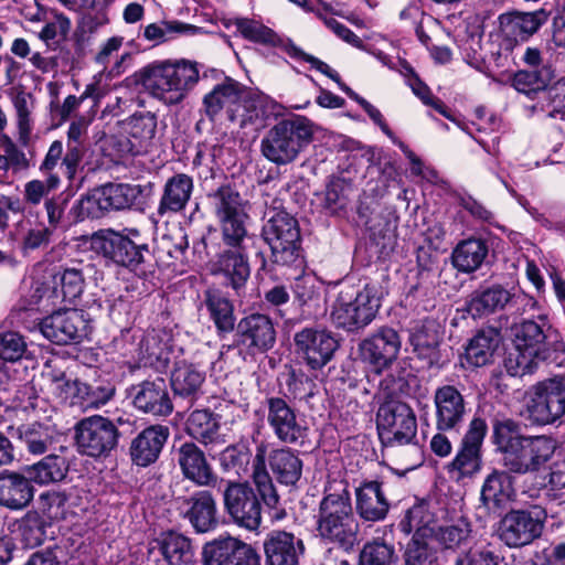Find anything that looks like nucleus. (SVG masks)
<instances>
[{
  "label": "nucleus",
  "mask_w": 565,
  "mask_h": 565,
  "mask_svg": "<svg viewBox=\"0 0 565 565\" xmlns=\"http://www.w3.org/2000/svg\"><path fill=\"white\" fill-rule=\"evenodd\" d=\"M493 443L501 454V463L508 472L524 476L540 472L553 458L556 441L546 435L527 436L512 419H495Z\"/></svg>",
  "instance_id": "1"
},
{
  "label": "nucleus",
  "mask_w": 565,
  "mask_h": 565,
  "mask_svg": "<svg viewBox=\"0 0 565 565\" xmlns=\"http://www.w3.org/2000/svg\"><path fill=\"white\" fill-rule=\"evenodd\" d=\"M316 531L321 540L345 551L358 543L359 523L347 481L334 480L326 487L316 514Z\"/></svg>",
  "instance_id": "2"
},
{
  "label": "nucleus",
  "mask_w": 565,
  "mask_h": 565,
  "mask_svg": "<svg viewBox=\"0 0 565 565\" xmlns=\"http://www.w3.org/2000/svg\"><path fill=\"white\" fill-rule=\"evenodd\" d=\"M135 82L166 105L183 102L199 82L196 63L181 60L151 63L134 74Z\"/></svg>",
  "instance_id": "3"
},
{
  "label": "nucleus",
  "mask_w": 565,
  "mask_h": 565,
  "mask_svg": "<svg viewBox=\"0 0 565 565\" xmlns=\"http://www.w3.org/2000/svg\"><path fill=\"white\" fill-rule=\"evenodd\" d=\"M247 213L217 220L225 248L216 255L214 271L223 275L237 294L244 289L250 275L247 252L254 236L247 231Z\"/></svg>",
  "instance_id": "4"
},
{
  "label": "nucleus",
  "mask_w": 565,
  "mask_h": 565,
  "mask_svg": "<svg viewBox=\"0 0 565 565\" xmlns=\"http://www.w3.org/2000/svg\"><path fill=\"white\" fill-rule=\"evenodd\" d=\"M515 355L510 353L507 367L512 375H525L532 373L540 362L555 361L562 364L564 358V344L557 339V334L544 331L540 324L529 320L522 322L515 330Z\"/></svg>",
  "instance_id": "5"
},
{
  "label": "nucleus",
  "mask_w": 565,
  "mask_h": 565,
  "mask_svg": "<svg viewBox=\"0 0 565 565\" xmlns=\"http://www.w3.org/2000/svg\"><path fill=\"white\" fill-rule=\"evenodd\" d=\"M312 128L305 117L282 119L269 128L260 141V152L270 162H294L312 139Z\"/></svg>",
  "instance_id": "6"
},
{
  "label": "nucleus",
  "mask_w": 565,
  "mask_h": 565,
  "mask_svg": "<svg viewBox=\"0 0 565 565\" xmlns=\"http://www.w3.org/2000/svg\"><path fill=\"white\" fill-rule=\"evenodd\" d=\"M380 308L374 287L365 285L355 290L352 287L340 290L334 300L330 318L332 323L349 332H356L369 326Z\"/></svg>",
  "instance_id": "7"
},
{
  "label": "nucleus",
  "mask_w": 565,
  "mask_h": 565,
  "mask_svg": "<svg viewBox=\"0 0 565 565\" xmlns=\"http://www.w3.org/2000/svg\"><path fill=\"white\" fill-rule=\"evenodd\" d=\"M262 236L269 245L273 262L291 266L300 262V228L298 221L286 211L275 212L263 225Z\"/></svg>",
  "instance_id": "8"
},
{
  "label": "nucleus",
  "mask_w": 565,
  "mask_h": 565,
  "mask_svg": "<svg viewBox=\"0 0 565 565\" xmlns=\"http://www.w3.org/2000/svg\"><path fill=\"white\" fill-rule=\"evenodd\" d=\"M92 247L115 264L124 266L138 276L147 274L146 263L150 256L147 244H136L131 237L111 228L100 230L92 236Z\"/></svg>",
  "instance_id": "9"
},
{
  "label": "nucleus",
  "mask_w": 565,
  "mask_h": 565,
  "mask_svg": "<svg viewBox=\"0 0 565 565\" xmlns=\"http://www.w3.org/2000/svg\"><path fill=\"white\" fill-rule=\"evenodd\" d=\"M524 415L535 425H548L565 415V376L534 385L526 394Z\"/></svg>",
  "instance_id": "10"
},
{
  "label": "nucleus",
  "mask_w": 565,
  "mask_h": 565,
  "mask_svg": "<svg viewBox=\"0 0 565 565\" xmlns=\"http://www.w3.org/2000/svg\"><path fill=\"white\" fill-rule=\"evenodd\" d=\"M376 423L380 439L385 446L406 445L416 437V416L406 403H384L377 411Z\"/></svg>",
  "instance_id": "11"
},
{
  "label": "nucleus",
  "mask_w": 565,
  "mask_h": 565,
  "mask_svg": "<svg viewBox=\"0 0 565 565\" xmlns=\"http://www.w3.org/2000/svg\"><path fill=\"white\" fill-rule=\"evenodd\" d=\"M142 186L128 183H107L92 194L82 198L77 207L84 217L97 216V211H119L140 203Z\"/></svg>",
  "instance_id": "12"
},
{
  "label": "nucleus",
  "mask_w": 565,
  "mask_h": 565,
  "mask_svg": "<svg viewBox=\"0 0 565 565\" xmlns=\"http://www.w3.org/2000/svg\"><path fill=\"white\" fill-rule=\"evenodd\" d=\"M118 427L107 417L93 415L75 426V441L81 454L98 458L109 455L117 446Z\"/></svg>",
  "instance_id": "13"
},
{
  "label": "nucleus",
  "mask_w": 565,
  "mask_h": 565,
  "mask_svg": "<svg viewBox=\"0 0 565 565\" xmlns=\"http://www.w3.org/2000/svg\"><path fill=\"white\" fill-rule=\"evenodd\" d=\"M545 521L546 512L540 508L512 510L499 523V539L509 547L525 546L542 535Z\"/></svg>",
  "instance_id": "14"
},
{
  "label": "nucleus",
  "mask_w": 565,
  "mask_h": 565,
  "mask_svg": "<svg viewBox=\"0 0 565 565\" xmlns=\"http://www.w3.org/2000/svg\"><path fill=\"white\" fill-rule=\"evenodd\" d=\"M224 509L241 527L255 531L262 523V505L247 482H228L223 492Z\"/></svg>",
  "instance_id": "15"
},
{
  "label": "nucleus",
  "mask_w": 565,
  "mask_h": 565,
  "mask_svg": "<svg viewBox=\"0 0 565 565\" xmlns=\"http://www.w3.org/2000/svg\"><path fill=\"white\" fill-rule=\"evenodd\" d=\"M401 347L398 332L391 327H381L362 340L359 353L361 360L380 374L397 359Z\"/></svg>",
  "instance_id": "16"
},
{
  "label": "nucleus",
  "mask_w": 565,
  "mask_h": 565,
  "mask_svg": "<svg viewBox=\"0 0 565 565\" xmlns=\"http://www.w3.org/2000/svg\"><path fill=\"white\" fill-rule=\"evenodd\" d=\"M203 565H260L257 551L234 536H218L202 547Z\"/></svg>",
  "instance_id": "17"
},
{
  "label": "nucleus",
  "mask_w": 565,
  "mask_h": 565,
  "mask_svg": "<svg viewBox=\"0 0 565 565\" xmlns=\"http://www.w3.org/2000/svg\"><path fill=\"white\" fill-rule=\"evenodd\" d=\"M294 342L297 354L312 370L327 365L339 345L330 331L318 328H303L295 334Z\"/></svg>",
  "instance_id": "18"
},
{
  "label": "nucleus",
  "mask_w": 565,
  "mask_h": 565,
  "mask_svg": "<svg viewBox=\"0 0 565 565\" xmlns=\"http://www.w3.org/2000/svg\"><path fill=\"white\" fill-rule=\"evenodd\" d=\"M174 504L179 515L189 521L195 533L204 534L217 527L216 500L210 491L200 490L189 497H177Z\"/></svg>",
  "instance_id": "19"
},
{
  "label": "nucleus",
  "mask_w": 565,
  "mask_h": 565,
  "mask_svg": "<svg viewBox=\"0 0 565 565\" xmlns=\"http://www.w3.org/2000/svg\"><path fill=\"white\" fill-rule=\"evenodd\" d=\"M531 299L521 292H514L502 285L494 284L475 290L466 301V311L472 318H481L507 308H514L519 303L530 302Z\"/></svg>",
  "instance_id": "20"
},
{
  "label": "nucleus",
  "mask_w": 565,
  "mask_h": 565,
  "mask_svg": "<svg viewBox=\"0 0 565 565\" xmlns=\"http://www.w3.org/2000/svg\"><path fill=\"white\" fill-rule=\"evenodd\" d=\"M276 335L271 318L264 313H249L236 327L238 345L252 355L269 351L276 343Z\"/></svg>",
  "instance_id": "21"
},
{
  "label": "nucleus",
  "mask_w": 565,
  "mask_h": 565,
  "mask_svg": "<svg viewBox=\"0 0 565 565\" xmlns=\"http://www.w3.org/2000/svg\"><path fill=\"white\" fill-rule=\"evenodd\" d=\"M435 427L439 431L459 433L467 417L463 395L454 385H443L434 394Z\"/></svg>",
  "instance_id": "22"
},
{
  "label": "nucleus",
  "mask_w": 565,
  "mask_h": 565,
  "mask_svg": "<svg viewBox=\"0 0 565 565\" xmlns=\"http://www.w3.org/2000/svg\"><path fill=\"white\" fill-rule=\"evenodd\" d=\"M40 329L50 341L57 344H68L78 342L86 335L87 321L79 310H58L44 318Z\"/></svg>",
  "instance_id": "23"
},
{
  "label": "nucleus",
  "mask_w": 565,
  "mask_h": 565,
  "mask_svg": "<svg viewBox=\"0 0 565 565\" xmlns=\"http://www.w3.org/2000/svg\"><path fill=\"white\" fill-rule=\"evenodd\" d=\"M267 423L276 438L289 445L298 444L306 436V427L297 418L296 411L280 397L266 399Z\"/></svg>",
  "instance_id": "24"
},
{
  "label": "nucleus",
  "mask_w": 565,
  "mask_h": 565,
  "mask_svg": "<svg viewBox=\"0 0 565 565\" xmlns=\"http://www.w3.org/2000/svg\"><path fill=\"white\" fill-rule=\"evenodd\" d=\"M132 404L138 411L152 416L167 417L173 412V403L166 381L161 377L135 385Z\"/></svg>",
  "instance_id": "25"
},
{
  "label": "nucleus",
  "mask_w": 565,
  "mask_h": 565,
  "mask_svg": "<svg viewBox=\"0 0 565 565\" xmlns=\"http://www.w3.org/2000/svg\"><path fill=\"white\" fill-rule=\"evenodd\" d=\"M487 433V424L482 418H473L469 424L461 448L451 461L450 467L461 477L472 476L480 469V448Z\"/></svg>",
  "instance_id": "26"
},
{
  "label": "nucleus",
  "mask_w": 565,
  "mask_h": 565,
  "mask_svg": "<svg viewBox=\"0 0 565 565\" xmlns=\"http://www.w3.org/2000/svg\"><path fill=\"white\" fill-rule=\"evenodd\" d=\"M177 461L183 476L198 487H213L217 476L205 454L193 443L182 444L175 451Z\"/></svg>",
  "instance_id": "27"
},
{
  "label": "nucleus",
  "mask_w": 565,
  "mask_h": 565,
  "mask_svg": "<svg viewBox=\"0 0 565 565\" xmlns=\"http://www.w3.org/2000/svg\"><path fill=\"white\" fill-rule=\"evenodd\" d=\"M245 95L246 88L243 84L226 77L204 96L203 106L206 116L213 120L222 110H226L228 119L235 121L237 118L236 106Z\"/></svg>",
  "instance_id": "28"
},
{
  "label": "nucleus",
  "mask_w": 565,
  "mask_h": 565,
  "mask_svg": "<svg viewBox=\"0 0 565 565\" xmlns=\"http://www.w3.org/2000/svg\"><path fill=\"white\" fill-rule=\"evenodd\" d=\"M265 565H299L305 552L301 539L286 531H271L264 541Z\"/></svg>",
  "instance_id": "29"
},
{
  "label": "nucleus",
  "mask_w": 565,
  "mask_h": 565,
  "mask_svg": "<svg viewBox=\"0 0 565 565\" xmlns=\"http://www.w3.org/2000/svg\"><path fill=\"white\" fill-rule=\"evenodd\" d=\"M548 12L544 9L533 12H511L499 18L500 31L516 47L527 41L540 28L546 23Z\"/></svg>",
  "instance_id": "30"
},
{
  "label": "nucleus",
  "mask_w": 565,
  "mask_h": 565,
  "mask_svg": "<svg viewBox=\"0 0 565 565\" xmlns=\"http://www.w3.org/2000/svg\"><path fill=\"white\" fill-rule=\"evenodd\" d=\"M34 498L31 480L24 475L11 471H0V507L10 511H21L30 505Z\"/></svg>",
  "instance_id": "31"
},
{
  "label": "nucleus",
  "mask_w": 565,
  "mask_h": 565,
  "mask_svg": "<svg viewBox=\"0 0 565 565\" xmlns=\"http://www.w3.org/2000/svg\"><path fill=\"white\" fill-rule=\"evenodd\" d=\"M169 435V428L163 425H152L145 428L131 441L130 456L132 462L140 467H147L157 461Z\"/></svg>",
  "instance_id": "32"
},
{
  "label": "nucleus",
  "mask_w": 565,
  "mask_h": 565,
  "mask_svg": "<svg viewBox=\"0 0 565 565\" xmlns=\"http://www.w3.org/2000/svg\"><path fill=\"white\" fill-rule=\"evenodd\" d=\"M355 510L367 522H379L386 518L390 503L377 481H369L355 490Z\"/></svg>",
  "instance_id": "33"
},
{
  "label": "nucleus",
  "mask_w": 565,
  "mask_h": 565,
  "mask_svg": "<svg viewBox=\"0 0 565 565\" xmlns=\"http://www.w3.org/2000/svg\"><path fill=\"white\" fill-rule=\"evenodd\" d=\"M194 189L192 177L177 173L169 178L163 185L157 213L164 216L168 213H178L185 209Z\"/></svg>",
  "instance_id": "34"
},
{
  "label": "nucleus",
  "mask_w": 565,
  "mask_h": 565,
  "mask_svg": "<svg viewBox=\"0 0 565 565\" xmlns=\"http://www.w3.org/2000/svg\"><path fill=\"white\" fill-rule=\"evenodd\" d=\"M170 382L174 395L195 401L203 394L205 372L193 363L178 361L171 371Z\"/></svg>",
  "instance_id": "35"
},
{
  "label": "nucleus",
  "mask_w": 565,
  "mask_h": 565,
  "mask_svg": "<svg viewBox=\"0 0 565 565\" xmlns=\"http://www.w3.org/2000/svg\"><path fill=\"white\" fill-rule=\"evenodd\" d=\"M11 437L20 440L32 455H43L56 441L57 431L54 426L33 422L10 427Z\"/></svg>",
  "instance_id": "36"
},
{
  "label": "nucleus",
  "mask_w": 565,
  "mask_h": 565,
  "mask_svg": "<svg viewBox=\"0 0 565 565\" xmlns=\"http://www.w3.org/2000/svg\"><path fill=\"white\" fill-rule=\"evenodd\" d=\"M153 550H158L168 565H190L194 559L191 540L175 531H166L153 540Z\"/></svg>",
  "instance_id": "37"
},
{
  "label": "nucleus",
  "mask_w": 565,
  "mask_h": 565,
  "mask_svg": "<svg viewBox=\"0 0 565 565\" xmlns=\"http://www.w3.org/2000/svg\"><path fill=\"white\" fill-rule=\"evenodd\" d=\"M513 473L508 470H493L487 476L482 489L481 501L489 510L501 509L514 495Z\"/></svg>",
  "instance_id": "38"
},
{
  "label": "nucleus",
  "mask_w": 565,
  "mask_h": 565,
  "mask_svg": "<svg viewBox=\"0 0 565 565\" xmlns=\"http://www.w3.org/2000/svg\"><path fill=\"white\" fill-rule=\"evenodd\" d=\"M489 254L486 239L470 237L461 241L452 252V265L461 273H473L481 267Z\"/></svg>",
  "instance_id": "39"
},
{
  "label": "nucleus",
  "mask_w": 565,
  "mask_h": 565,
  "mask_svg": "<svg viewBox=\"0 0 565 565\" xmlns=\"http://www.w3.org/2000/svg\"><path fill=\"white\" fill-rule=\"evenodd\" d=\"M268 462L274 476L281 484L295 486L300 480L302 460L295 451L288 448L274 449L269 454Z\"/></svg>",
  "instance_id": "40"
},
{
  "label": "nucleus",
  "mask_w": 565,
  "mask_h": 565,
  "mask_svg": "<svg viewBox=\"0 0 565 565\" xmlns=\"http://www.w3.org/2000/svg\"><path fill=\"white\" fill-rule=\"evenodd\" d=\"M267 448L268 445L265 441H260L256 446V452L253 460V481L265 505L269 509H277L279 504V495L269 473L266 470Z\"/></svg>",
  "instance_id": "41"
},
{
  "label": "nucleus",
  "mask_w": 565,
  "mask_h": 565,
  "mask_svg": "<svg viewBox=\"0 0 565 565\" xmlns=\"http://www.w3.org/2000/svg\"><path fill=\"white\" fill-rule=\"evenodd\" d=\"M204 306L218 332L228 333L234 330L235 317L232 302L216 289L204 294Z\"/></svg>",
  "instance_id": "42"
},
{
  "label": "nucleus",
  "mask_w": 565,
  "mask_h": 565,
  "mask_svg": "<svg viewBox=\"0 0 565 565\" xmlns=\"http://www.w3.org/2000/svg\"><path fill=\"white\" fill-rule=\"evenodd\" d=\"M207 198L216 220L247 213L239 192L230 184L221 185L210 193Z\"/></svg>",
  "instance_id": "43"
},
{
  "label": "nucleus",
  "mask_w": 565,
  "mask_h": 565,
  "mask_svg": "<svg viewBox=\"0 0 565 565\" xmlns=\"http://www.w3.org/2000/svg\"><path fill=\"white\" fill-rule=\"evenodd\" d=\"M498 345L499 333L495 330H481L470 340L466 348L467 362L477 367L488 364Z\"/></svg>",
  "instance_id": "44"
},
{
  "label": "nucleus",
  "mask_w": 565,
  "mask_h": 565,
  "mask_svg": "<svg viewBox=\"0 0 565 565\" xmlns=\"http://www.w3.org/2000/svg\"><path fill=\"white\" fill-rule=\"evenodd\" d=\"M186 433L198 441L209 445L218 437V422L210 409H195L188 417Z\"/></svg>",
  "instance_id": "45"
},
{
  "label": "nucleus",
  "mask_w": 565,
  "mask_h": 565,
  "mask_svg": "<svg viewBox=\"0 0 565 565\" xmlns=\"http://www.w3.org/2000/svg\"><path fill=\"white\" fill-rule=\"evenodd\" d=\"M53 233V228L42 222L26 221L21 228L19 241L22 255L30 256L45 250L52 242Z\"/></svg>",
  "instance_id": "46"
},
{
  "label": "nucleus",
  "mask_w": 565,
  "mask_h": 565,
  "mask_svg": "<svg viewBox=\"0 0 565 565\" xmlns=\"http://www.w3.org/2000/svg\"><path fill=\"white\" fill-rule=\"evenodd\" d=\"M440 341L437 324L434 321H424L413 327L409 342L413 351L422 359L433 360Z\"/></svg>",
  "instance_id": "47"
},
{
  "label": "nucleus",
  "mask_w": 565,
  "mask_h": 565,
  "mask_svg": "<svg viewBox=\"0 0 565 565\" xmlns=\"http://www.w3.org/2000/svg\"><path fill=\"white\" fill-rule=\"evenodd\" d=\"M54 287L52 295L56 299L61 298L63 301L73 302L84 291L85 278L82 269L79 268H64L56 273L53 277Z\"/></svg>",
  "instance_id": "48"
},
{
  "label": "nucleus",
  "mask_w": 565,
  "mask_h": 565,
  "mask_svg": "<svg viewBox=\"0 0 565 565\" xmlns=\"http://www.w3.org/2000/svg\"><path fill=\"white\" fill-rule=\"evenodd\" d=\"M30 480L38 484L62 481L67 473V463L63 457L49 455L29 468Z\"/></svg>",
  "instance_id": "49"
},
{
  "label": "nucleus",
  "mask_w": 565,
  "mask_h": 565,
  "mask_svg": "<svg viewBox=\"0 0 565 565\" xmlns=\"http://www.w3.org/2000/svg\"><path fill=\"white\" fill-rule=\"evenodd\" d=\"M17 534L25 547H35L45 539V522L35 513H28L17 523Z\"/></svg>",
  "instance_id": "50"
},
{
  "label": "nucleus",
  "mask_w": 565,
  "mask_h": 565,
  "mask_svg": "<svg viewBox=\"0 0 565 565\" xmlns=\"http://www.w3.org/2000/svg\"><path fill=\"white\" fill-rule=\"evenodd\" d=\"M235 26L244 39L254 43L276 45L279 41L278 35L271 29L252 19H236Z\"/></svg>",
  "instance_id": "51"
},
{
  "label": "nucleus",
  "mask_w": 565,
  "mask_h": 565,
  "mask_svg": "<svg viewBox=\"0 0 565 565\" xmlns=\"http://www.w3.org/2000/svg\"><path fill=\"white\" fill-rule=\"evenodd\" d=\"M434 516L428 511V505L425 502L414 504L409 508L404 518L401 520L398 527L405 534H409L413 531L415 534H423L427 530V526L433 522Z\"/></svg>",
  "instance_id": "52"
},
{
  "label": "nucleus",
  "mask_w": 565,
  "mask_h": 565,
  "mask_svg": "<svg viewBox=\"0 0 565 565\" xmlns=\"http://www.w3.org/2000/svg\"><path fill=\"white\" fill-rule=\"evenodd\" d=\"M394 547L381 541L364 545L360 554V565H396Z\"/></svg>",
  "instance_id": "53"
},
{
  "label": "nucleus",
  "mask_w": 565,
  "mask_h": 565,
  "mask_svg": "<svg viewBox=\"0 0 565 565\" xmlns=\"http://www.w3.org/2000/svg\"><path fill=\"white\" fill-rule=\"evenodd\" d=\"M31 105L32 97L30 94L19 92L13 98V106L17 113L19 141L23 146H28L31 137Z\"/></svg>",
  "instance_id": "54"
},
{
  "label": "nucleus",
  "mask_w": 565,
  "mask_h": 565,
  "mask_svg": "<svg viewBox=\"0 0 565 565\" xmlns=\"http://www.w3.org/2000/svg\"><path fill=\"white\" fill-rule=\"evenodd\" d=\"M26 351V342L17 331H0V360L17 362L23 358Z\"/></svg>",
  "instance_id": "55"
},
{
  "label": "nucleus",
  "mask_w": 565,
  "mask_h": 565,
  "mask_svg": "<svg viewBox=\"0 0 565 565\" xmlns=\"http://www.w3.org/2000/svg\"><path fill=\"white\" fill-rule=\"evenodd\" d=\"M350 184L343 179H332L326 189L324 207L332 214L345 209L349 203Z\"/></svg>",
  "instance_id": "56"
},
{
  "label": "nucleus",
  "mask_w": 565,
  "mask_h": 565,
  "mask_svg": "<svg viewBox=\"0 0 565 565\" xmlns=\"http://www.w3.org/2000/svg\"><path fill=\"white\" fill-rule=\"evenodd\" d=\"M470 532V524L465 519H460L451 525L439 527L436 537L446 548H454L463 543Z\"/></svg>",
  "instance_id": "57"
},
{
  "label": "nucleus",
  "mask_w": 565,
  "mask_h": 565,
  "mask_svg": "<svg viewBox=\"0 0 565 565\" xmlns=\"http://www.w3.org/2000/svg\"><path fill=\"white\" fill-rule=\"evenodd\" d=\"M58 174H50L44 181L31 180L24 184L23 198L31 205H39L42 200L60 184Z\"/></svg>",
  "instance_id": "58"
},
{
  "label": "nucleus",
  "mask_w": 565,
  "mask_h": 565,
  "mask_svg": "<svg viewBox=\"0 0 565 565\" xmlns=\"http://www.w3.org/2000/svg\"><path fill=\"white\" fill-rule=\"evenodd\" d=\"M157 118L151 113L134 116L129 121V135L139 140L141 146H147L156 135Z\"/></svg>",
  "instance_id": "59"
},
{
  "label": "nucleus",
  "mask_w": 565,
  "mask_h": 565,
  "mask_svg": "<svg viewBox=\"0 0 565 565\" xmlns=\"http://www.w3.org/2000/svg\"><path fill=\"white\" fill-rule=\"evenodd\" d=\"M545 98L548 102L546 107L542 106V110L546 116L553 119H565V77L557 81L556 84L550 89L544 92Z\"/></svg>",
  "instance_id": "60"
},
{
  "label": "nucleus",
  "mask_w": 565,
  "mask_h": 565,
  "mask_svg": "<svg viewBox=\"0 0 565 565\" xmlns=\"http://www.w3.org/2000/svg\"><path fill=\"white\" fill-rule=\"evenodd\" d=\"M405 565H427L434 557L423 534H414L405 550Z\"/></svg>",
  "instance_id": "61"
},
{
  "label": "nucleus",
  "mask_w": 565,
  "mask_h": 565,
  "mask_svg": "<svg viewBox=\"0 0 565 565\" xmlns=\"http://www.w3.org/2000/svg\"><path fill=\"white\" fill-rule=\"evenodd\" d=\"M407 71L411 74V76L407 79V83L412 88L413 93L418 98H420L425 105L434 107L439 114H441L446 118H451L445 104L431 95L429 87L419 79V77L414 73L412 68H408Z\"/></svg>",
  "instance_id": "62"
},
{
  "label": "nucleus",
  "mask_w": 565,
  "mask_h": 565,
  "mask_svg": "<svg viewBox=\"0 0 565 565\" xmlns=\"http://www.w3.org/2000/svg\"><path fill=\"white\" fill-rule=\"evenodd\" d=\"M292 290L296 299L301 305H308L320 297V287L316 277L308 274L296 278Z\"/></svg>",
  "instance_id": "63"
},
{
  "label": "nucleus",
  "mask_w": 565,
  "mask_h": 565,
  "mask_svg": "<svg viewBox=\"0 0 565 565\" xmlns=\"http://www.w3.org/2000/svg\"><path fill=\"white\" fill-rule=\"evenodd\" d=\"M516 46L500 33V41L491 44L490 58L499 68H510L514 64L513 51Z\"/></svg>",
  "instance_id": "64"
}]
</instances>
